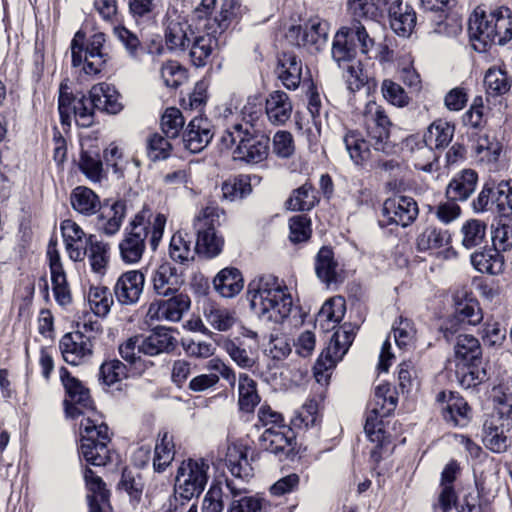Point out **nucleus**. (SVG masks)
<instances>
[{"label": "nucleus", "mask_w": 512, "mask_h": 512, "mask_svg": "<svg viewBox=\"0 0 512 512\" xmlns=\"http://www.w3.org/2000/svg\"><path fill=\"white\" fill-rule=\"evenodd\" d=\"M60 378L67 394L64 401L66 415L70 418L97 416L89 390L64 367L60 368Z\"/></svg>", "instance_id": "obj_11"}, {"label": "nucleus", "mask_w": 512, "mask_h": 512, "mask_svg": "<svg viewBox=\"0 0 512 512\" xmlns=\"http://www.w3.org/2000/svg\"><path fill=\"white\" fill-rule=\"evenodd\" d=\"M482 320L483 312L477 299L466 294H456L453 315L443 323L441 331L447 341H452L462 326H476Z\"/></svg>", "instance_id": "obj_10"}, {"label": "nucleus", "mask_w": 512, "mask_h": 512, "mask_svg": "<svg viewBox=\"0 0 512 512\" xmlns=\"http://www.w3.org/2000/svg\"><path fill=\"white\" fill-rule=\"evenodd\" d=\"M209 464L203 459H188L181 462L175 475V501H191L198 498L208 482Z\"/></svg>", "instance_id": "obj_7"}, {"label": "nucleus", "mask_w": 512, "mask_h": 512, "mask_svg": "<svg viewBox=\"0 0 512 512\" xmlns=\"http://www.w3.org/2000/svg\"><path fill=\"white\" fill-rule=\"evenodd\" d=\"M105 35L93 34L87 42L85 35L78 31L71 42V54L73 66H83V71L88 75H96L104 68L108 54L105 51Z\"/></svg>", "instance_id": "obj_6"}, {"label": "nucleus", "mask_w": 512, "mask_h": 512, "mask_svg": "<svg viewBox=\"0 0 512 512\" xmlns=\"http://www.w3.org/2000/svg\"><path fill=\"white\" fill-rule=\"evenodd\" d=\"M203 315L206 322L215 330L227 331L236 323V313L225 307L208 302L204 305Z\"/></svg>", "instance_id": "obj_44"}, {"label": "nucleus", "mask_w": 512, "mask_h": 512, "mask_svg": "<svg viewBox=\"0 0 512 512\" xmlns=\"http://www.w3.org/2000/svg\"><path fill=\"white\" fill-rule=\"evenodd\" d=\"M165 225L164 214L153 215L150 209H142L132 219L118 244L121 260L128 265L140 262L146 250L148 236L152 250H156L163 237Z\"/></svg>", "instance_id": "obj_2"}, {"label": "nucleus", "mask_w": 512, "mask_h": 512, "mask_svg": "<svg viewBox=\"0 0 512 512\" xmlns=\"http://www.w3.org/2000/svg\"><path fill=\"white\" fill-rule=\"evenodd\" d=\"M214 136L211 121L204 116H195L183 131L182 141L184 147L191 153L203 151Z\"/></svg>", "instance_id": "obj_19"}, {"label": "nucleus", "mask_w": 512, "mask_h": 512, "mask_svg": "<svg viewBox=\"0 0 512 512\" xmlns=\"http://www.w3.org/2000/svg\"><path fill=\"white\" fill-rule=\"evenodd\" d=\"M187 16L175 6L168 7L164 20V36L170 50H185L189 47L192 36L196 34L193 24Z\"/></svg>", "instance_id": "obj_13"}, {"label": "nucleus", "mask_w": 512, "mask_h": 512, "mask_svg": "<svg viewBox=\"0 0 512 512\" xmlns=\"http://www.w3.org/2000/svg\"><path fill=\"white\" fill-rule=\"evenodd\" d=\"M450 242V234L447 230L429 226L417 237V248L419 251L441 248Z\"/></svg>", "instance_id": "obj_56"}, {"label": "nucleus", "mask_w": 512, "mask_h": 512, "mask_svg": "<svg viewBox=\"0 0 512 512\" xmlns=\"http://www.w3.org/2000/svg\"><path fill=\"white\" fill-rule=\"evenodd\" d=\"M481 361L464 362L457 368V376L460 385L465 388H473L484 382L487 378L486 370L480 365Z\"/></svg>", "instance_id": "obj_51"}, {"label": "nucleus", "mask_w": 512, "mask_h": 512, "mask_svg": "<svg viewBox=\"0 0 512 512\" xmlns=\"http://www.w3.org/2000/svg\"><path fill=\"white\" fill-rule=\"evenodd\" d=\"M197 250L192 244L191 236L185 231H177L171 238L169 245L170 257L179 263H185L194 259Z\"/></svg>", "instance_id": "obj_46"}, {"label": "nucleus", "mask_w": 512, "mask_h": 512, "mask_svg": "<svg viewBox=\"0 0 512 512\" xmlns=\"http://www.w3.org/2000/svg\"><path fill=\"white\" fill-rule=\"evenodd\" d=\"M47 257L55 301L61 307H66L72 302V293L56 245L50 244L48 246Z\"/></svg>", "instance_id": "obj_18"}, {"label": "nucleus", "mask_w": 512, "mask_h": 512, "mask_svg": "<svg viewBox=\"0 0 512 512\" xmlns=\"http://www.w3.org/2000/svg\"><path fill=\"white\" fill-rule=\"evenodd\" d=\"M89 95L96 109L100 111L108 114H117L123 109V105L119 101V93L109 84L99 83L94 85L90 89Z\"/></svg>", "instance_id": "obj_35"}, {"label": "nucleus", "mask_w": 512, "mask_h": 512, "mask_svg": "<svg viewBox=\"0 0 512 512\" xmlns=\"http://www.w3.org/2000/svg\"><path fill=\"white\" fill-rule=\"evenodd\" d=\"M73 209L84 216L96 214L101 209L98 195L88 187H76L70 196Z\"/></svg>", "instance_id": "obj_41"}, {"label": "nucleus", "mask_w": 512, "mask_h": 512, "mask_svg": "<svg viewBox=\"0 0 512 512\" xmlns=\"http://www.w3.org/2000/svg\"><path fill=\"white\" fill-rule=\"evenodd\" d=\"M174 456L175 445L172 436L168 432L160 433L154 450V470L163 472L171 464Z\"/></svg>", "instance_id": "obj_49"}, {"label": "nucleus", "mask_w": 512, "mask_h": 512, "mask_svg": "<svg viewBox=\"0 0 512 512\" xmlns=\"http://www.w3.org/2000/svg\"><path fill=\"white\" fill-rule=\"evenodd\" d=\"M61 231L69 258L75 262L82 261L87 254L89 236L72 220H64Z\"/></svg>", "instance_id": "obj_26"}, {"label": "nucleus", "mask_w": 512, "mask_h": 512, "mask_svg": "<svg viewBox=\"0 0 512 512\" xmlns=\"http://www.w3.org/2000/svg\"><path fill=\"white\" fill-rule=\"evenodd\" d=\"M355 337V328L351 324H344L333 334L326 350L321 353L314 366V376L318 383L327 384L331 370L337 362L342 360Z\"/></svg>", "instance_id": "obj_9"}, {"label": "nucleus", "mask_w": 512, "mask_h": 512, "mask_svg": "<svg viewBox=\"0 0 512 512\" xmlns=\"http://www.w3.org/2000/svg\"><path fill=\"white\" fill-rule=\"evenodd\" d=\"M356 47L350 42L343 27L336 33L332 44V58L339 67L345 68L346 65L355 62Z\"/></svg>", "instance_id": "obj_48"}, {"label": "nucleus", "mask_w": 512, "mask_h": 512, "mask_svg": "<svg viewBox=\"0 0 512 512\" xmlns=\"http://www.w3.org/2000/svg\"><path fill=\"white\" fill-rule=\"evenodd\" d=\"M478 176L473 170H463L455 175L446 188V196L450 200L465 201L475 191Z\"/></svg>", "instance_id": "obj_36"}, {"label": "nucleus", "mask_w": 512, "mask_h": 512, "mask_svg": "<svg viewBox=\"0 0 512 512\" xmlns=\"http://www.w3.org/2000/svg\"><path fill=\"white\" fill-rule=\"evenodd\" d=\"M247 297L251 309L263 321L283 323L292 311L293 299L289 289L273 275L251 280Z\"/></svg>", "instance_id": "obj_1"}, {"label": "nucleus", "mask_w": 512, "mask_h": 512, "mask_svg": "<svg viewBox=\"0 0 512 512\" xmlns=\"http://www.w3.org/2000/svg\"><path fill=\"white\" fill-rule=\"evenodd\" d=\"M292 110V102L284 91H273L266 98L265 113L273 125L285 124L290 119Z\"/></svg>", "instance_id": "obj_31"}, {"label": "nucleus", "mask_w": 512, "mask_h": 512, "mask_svg": "<svg viewBox=\"0 0 512 512\" xmlns=\"http://www.w3.org/2000/svg\"><path fill=\"white\" fill-rule=\"evenodd\" d=\"M231 499L227 512H261L264 500L257 496H247L246 489L233 480H226Z\"/></svg>", "instance_id": "obj_30"}, {"label": "nucleus", "mask_w": 512, "mask_h": 512, "mask_svg": "<svg viewBox=\"0 0 512 512\" xmlns=\"http://www.w3.org/2000/svg\"><path fill=\"white\" fill-rule=\"evenodd\" d=\"M343 29L347 34L350 42L354 46H356L357 42L361 53L372 59V52L375 48V41L372 37H370L366 28L359 21H356L352 23L350 27H343Z\"/></svg>", "instance_id": "obj_57"}, {"label": "nucleus", "mask_w": 512, "mask_h": 512, "mask_svg": "<svg viewBox=\"0 0 512 512\" xmlns=\"http://www.w3.org/2000/svg\"><path fill=\"white\" fill-rule=\"evenodd\" d=\"M295 440L294 431L287 425L270 426L265 429L259 438L262 449L278 454H287Z\"/></svg>", "instance_id": "obj_25"}, {"label": "nucleus", "mask_w": 512, "mask_h": 512, "mask_svg": "<svg viewBox=\"0 0 512 512\" xmlns=\"http://www.w3.org/2000/svg\"><path fill=\"white\" fill-rule=\"evenodd\" d=\"M63 359L71 365H79L83 360L92 355V342L90 337L82 332L65 334L59 343Z\"/></svg>", "instance_id": "obj_22"}, {"label": "nucleus", "mask_w": 512, "mask_h": 512, "mask_svg": "<svg viewBox=\"0 0 512 512\" xmlns=\"http://www.w3.org/2000/svg\"><path fill=\"white\" fill-rule=\"evenodd\" d=\"M347 5L354 18L374 19L383 13L381 4L375 0H348Z\"/></svg>", "instance_id": "obj_63"}, {"label": "nucleus", "mask_w": 512, "mask_h": 512, "mask_svg": "<svg viewBox=\"0 0 512 512\" xmlns=\"http://www.w3.org/2000/svg\"><path fill=\"white\" fill-rule=\"evenodd\" d=\"M436 400L441 404L444 419L455 426H466L470 421V408L467 402L454 392L441 391Z\"/></svg>", "instance_id": "obj_23"}, {"label": "nucleus", "mask_w": 512, "mask_h": 512, "mask_svg": "<svg viewBox=\"0 0 512 512\" xmlns=\"http://www.w3.org/2000/svg\"><path fill=\"white\" fill-rule=\"evenodd\" d=\"M454 352L462 363L481 361L482 349L479 340L470 334H459L455 338Z\"/></svg>", "instance_id": "obj_47"}, {"label": "nucleus", "mask_w": 512, "mask_h": 512, "mask_svg": "<svg viewBox=\"0 0 512 512\" xmlns=\"http://www.w3.org/2000/svg\"><path fill=\"white\" fill-rule=\"evenodd\" d=\"M302 64L295 55L283 53L279 58L278 75L288 89H296L301 81Z\"/></svg>", "instance_id": "obj_43"}, {"label": "nucleus", "mask_w": 512, "mask_h": 512, "mask_svg": "<svg viewBox=\"0 0 512 512\" xmlns=\"http://www.w3.org/2000/svg\"><path fill=\"white\" fill-rule=\"evenodd\" d=\"M482 441L494 453L505 452L512 441V417L488 415L483 423Z\"/></svg>", "instance_id": "obj_14"}, {"label": "nucleus", "mask_w": 512, "mask_h": 512, "mask_svg": "<svg viewBox=\"0 0 512 512\" xmlns=\"http://www.w3.org/2000/svg\"><path fill=\"white\" fill-rule=\"evenodd\" d=\"M397 397L394 389L388 383H383L375 388L374 396L367 408L365 433L370 441L382 444L384 431L382 419L389 416L396 408Z\"/></svg>", "instance_id": "obj_8"}, {"label": "nucleus", "mask_w": 512, "mask_h": 512, "mask_svg": "<svg viewBox=\"0 0 512 512\" xmlns=\"http://www.w3.org/2000/svg\"><path fill=\"white\" fill-rule=\"evenodd\" d=\"M190 298L183 293L170 295L165 300H154L149 304L146 312V321L152 322H179L184 313L190 308Z\"/></svg>", "instance_id": "obj_15"}, {"label": "nucleus", "mask_w": 512, "mask_h": 512, "mask_svg": "<svg viewBox=\"0 0 512 512\" xmlns=\"http://www.w3.org/2000/svg\"><path fill=\"white\" fill-rule=\"evenodd\" d=\"M96 140L89 137L81 141L79 169L92 182H100L104 177L103 163L100 157V148Z\"/></svg>", "instance_id": "obj_24"}, {"label": "nucleus", "mask_w": 512, "mask_h": 512, "mask_svg": "<svg viewBox=\"0 0 512 512\" xmlns=\"http://www.w3.org/2000/svg\"><path fill=\"white\" fill-rule=\"evenodd\" d=\"M145 275L139 270L122 273L114 285V295L121 305L136 304L144 290Z\"/></svg>", "instance_id": "obj_21"}, {"label": "nucleus", "mask_w": 512, "mask_h": 512, "mask_svg": "<svg viewBox=\"0 0 512 512\" xmlns=\"http://www.w3.org/2000/svg\"><path fill=\"white\" fill-rule=\"evenodd\" d=\"M468 30L478 51H485L493 44L504 45L512 39L511 11L500 7L486 13L483 8L477 7L469 18Z\"/></svg>", "instance_id": "obj_3"}, {"label": "nucleus", "mask_w": 512, "mask_h": 512, "mask_svg": "<svg viewBox=\"0 0 512 512\" xmlns=\"http://www.w3.org/2000/svg\"><path fill=\"white\" fill-rule=\"evenodd\" d=\"M225 463L230 473L236 478L247 480L253 475V469L248 461L247 453L241 446H228Z\"/></svg>", "instance_id": "obj_42"}, {"label": "nucleus", "mask_w": 512, "mask_h": 512, "mask_svg": "<svg viewBox=\"0 0 512 512\" xmlns=\"http://www.w3.org/2000/svg\"><path fill=\"white\" fill-rule=\"evenodd\" d=\"M244 281L240 271L234 267H226L215 276L214 289L224 298H232L243 289Z\"/></svg>", "instance_id": "obj_38"}, {"label": "nucleus", "mask_w": 512, "mask_h": 512, "mask_svg": "<svg viewBox=\"0 0 512 512\" xmlns=\"http://www.w3.org/2000/svg\"><path fill=\"white\" fill-rule=\"evenodd\" d=\"M315 272L321 282L327 286L339 282L341 269L331 248L324 246L318 251L315 258Z\"/></svg>", "instance_id": "obj_33"}, {"label": "nucleus", "mask_w": 512, "mask_h": 512, "mask_svg": "<svg viewBox=\"0 0 512 512\" xmlns=\"http://www.w3.org/2000/svg\"><path fill=\"white\" fill-rule=\"evenodd\" d=\"M217 34L214 32H203V34H194L192 36L193 42L189 55L195 67H204L208 63L212 52L217 47Z\"/></svg>", "instance_id": "obj_37"}, {"label": "nucleus", "mask_w": 512, "mask_h": 512, "mask_svg": "<svg viewBox=\"0 0 512 512\" xmlns=\"http://www.w3.org/2000/svg\"><path fill=\"white\" fill-rule=\"evenodd\" d=\"M329 25L319 18L309 19L304 25L305 48L313 51H320L327 42Z\"/></svg>", "instance_id": "obj_45"}, {"label": "nucleus", "mask_w": 512, "mask_h": 512, "mask_svg": "<svg viewBox=\"0 0 512 512\" xmlns=\"http://www.w3.org/2000/svg\"><path fill=\"white\" fill-rule=\"evenodd\" d=\"M455 126L450 122L437 119L433 121L424 134V142L430 148L441 149L452 141Z\"/></svg>", "instance_id": "obj_39"}, {"label": "nucleus", "mask_w": 512, "mask_h": 512, "mask_svg": "<svg viewBox=\"0 0 512 512\" xmlns=\"http://www.w3.org/2000/svg\"><path fill=\"white\" fill-rule=\"evenodd\" d=\"M461 243L466 249L481 245L486 238V224L478 219L465 221L460 230Z\"/></svg>", "instance_id": "obj_55"}, {"label": "nucleus", "mask_w": 512, "mask_h": 512, "mask_svg": "<svg viewBox=\"0 0 512 512\" xmlns=\"http://www.w3.org/2000/svg\"><path fill=\"white\" fill-rule=\"evenodd\" d=\"M343 142L354 164L362 165L369 158V145L360 132L355 130L348 131L343 138Z\"/></svg>", "instance_id": "obj_50"}, {"label": "nucleus", "mask_w": 512, "mask_h": 512, "mask_svg": "<svg viewBox=\"0 0 512 512\" xmlns=\"http://www.w3.org/2000/svg\"><path fill=\"white\" fill-rule=\"evenodd\" d=\"M140 352L147 356H156L162 353H170L177 345L176 338L171 334V329L158 327L150 334H139Z\"/></svg>", "instance_id": "obj_28"}, {"label": "nucleus", "mask_w": 512, "mask_h": 512, "mask_svg": "<svg viewBox=\"0 0 512 512\" xmlns=\"http://www.w3.org/2000/svg\"><path fill=\"white\" fill-rule=\"evenodd\" d=\"M471 264L480 273L499 275L504 271V257L496 249H487L471 255Z\"/></svg>", "instance_id": "obj_40"}, {"label": "nucleus", "mask_w": 512, "mask_h": 512, "mask_svg": "<svg viewBox=\"0 0 512 512\" xmlns=\"http://www.w3.org/2000/svg\"><path fill=\"white\" fill-rule=\"evenodd\" d=\"M392 332L395 343L400 349H407L414 344L416 329L410 319L400 317L393 324Z\"/></svg>", "instance_id": "obj_60"}, {"label": "nucleus", "mask_w": 512, "mask_h": 512, "mask_svg": "<svg viewBox=\"0 0 512 512\" xmlns=\"http://www.w3.org/2000/svg\"><path fill=\"white\" fill-rule=\"evenodd\" d=\"M419 207L414 198L404 195H395L385 200L383 215L389 223L407 227L418 217Z\"/></svg>", "instance_id": "obj_17"}, {"label": "nucleus", "mask_w": 512, "mask_h": 512, "mask_svg": "<svg viewBox=\"0 0 512 512\" xmlns=\"http://www.w3.org/2000/svg\"><path fill=\"white\" fill-rule=\"evenodd\" d=\"M269 142L266 135L252 132L247 126L243 138L233 151L234 159L252 165L261 163L269 155Z\"/></svg>", "instance_id": "obj_16"}, {"label": "nucleus", "mask_w": 512, "mask_h": 512, "mask_svg": "<svg viewBox=\"0 0 512 512\" xmlns=\"http://www.w3.org/2000/svg\"><path fill=\"white\" fill-rule=\"evenodd\" d=\"M512 79L500 67L488 69L484 77L486 93L490 96H499L507 93L511 88Z\"/></svg>", "instance_id": "obj_52"}, {"label": "nucleus", "mask_w": 512, "mask_h": 512, "mask_svg": "<svg viewBox=\"0 0 512 512\" xmlns=\"http://www.w3.org/2000/svg\"><path fill=\"white\" fill-rule=\"evenodd\" d=\"M224 211L214 204L202 208L194 217L193 228L197 239L195 249L208 258L218 256L223 249L224 239L217 231Z\"/></svg>", "instance_id": "obj_5"}, {"label": "nucleus", "mask_w": 512, "mask_h": 512, "mask_svg": "<svg viewBox=\"0 0 512 512\" xmlns=\"http://www.w3.org/2000/svg\"><path fill=\"white\" fill-rule=\"evenodd\" d=\"M223 348L230 358L243 369H251L256 363L254 352L235 340H226L223 343Z\"/></svg>", "instance_id": "obj_59"}, {"label": "nucleus", "mask_w": 512, "mask_h": 512, "mask_svg": "<svg viewBox=\"0 0 512 512\" xmlns=\"http://www.w3.org/2000/svg\"><path fill=\"white\" fill-rule=\"evenodd\" d=\"M317 202L314 190L310 184H303L295 189L286 201V207L293 211H305L312 209Z\"/></svg>", "instance_id": "obj_58"}, {"label": "nucleus", "mask_w": 512, "mask_h": 512, "mask_svg": "<svg viewBox=\"0 0 512 512\" xmlns=\"http://www.w3.org/2000/svg\"><path fill=\"white\" fill-rule=\"evenodd\" d=\"M184 123V117L181 111L176 107L167 108L161 118L162 131L168 138L178 137Z\"/></svg>", "instance_id": "obj_64"}, {"label": "nucleus", "mask_w": 512, "mask_h": 512, "mask_svg": "<svg viewBox=\"0 0 512 512\" xmlns=\"http://www.w3.org/2000/svg\"><path fill=\"white\" fill-rule=\"evenodd\" d=\"M95 109L90 95L74 97L67 92L66 87L60 86L58 110L62 124H70L71 119L74 118L78 126L90 127L94 123Z\"/></svg>", "instance_id": "obj_12"}, {"label": "nucleus", "mask_w": 512, "mask_h": 512, "mask_svg": "<svg viewBox=\"0 0 512 512\" xmlns=\"http://www.w3.org/2000/svg\"><path fill=\"white\" fill-rule=\"evenodd\" d=\"M93 235H89L87 253L91 268L94 272L101 273L109 259V245L103 241H93Z\"/></svg>", "instance_id": "obj_61"}, {"label": "nucleus", "mask_w": 512, "mask_h": 512, "mask_svg": "<svg viewBox=\"0 0 512 512\" xmlns=\"http://www.w3.org/2000/svg\"><path fill=\"white\" fill-rule=\"evenodd\" d=\"M363 126L368 135L376 142L382 143L389 137L391 121L383 106L375 101H369L362 112Z\"/></svg>", "instance_id": "obj_20"}, {"label": "nucleus", "mask_w": 512, "mask_h": 512, "mask_svg": "<svg viewBox=\"0 0 512 512\" xmlns=\"http://www.w3.org/2000/svg\"><path fill=\"white\" fill-rule=\"evenodd\" d=\"M97 217V229L106 236H113L120 230L126 216L125 204L117 201L110 206L101 207Z\"/></svg>", "instance_id": "obj_32"}, {"label": "nucleus", "mask_w": 512, "mask_h": 512, "mask_svg": "<svg viewBox=\"0 0 512 512\" xmlns=\"http://www.w3.org/2000/svg\"><path fill=\"white\" fill-rule=\"evenodd\" d=\"M87 300L93 313L99 317L106 316L113 305V297L105 286H91Z\"/></svg>", "instance_id": "obj_54"}, {"label": "nucleus", "mask_w": 512, "mask_h": 512, "mask_svg": "<svg viewBox=\"0 0 512 512\" xmlns=\"http://www.w3.org/2000/svg\"><path fill=\"white\" fill-rule=\"evenodd\" d=\"M153 290L158 296L169 297L178 293L184 283L182 274L172 264L165 262L152 274Z\"/></svg>", "instance_id": "obj_27"}, {"label": "nucleus", "mask_w": 512, "mask_h": 512, "mask_svg": "<svg viewBox=\"0 0 512 512\" xmlns=\"http://www.w3.org/2000/svg\"><path fill=\"white\" fill-rule=\"evenodd\" d=\"M80 454L88 464L103 466L109 459L107 444L110 441L108 427L101 421V417L86 416L82 418L80 425Z\"/></svg>", "instance_id": "obj_4"}, {"label": "nucleus", "mask_w": 512, "mask_h": 512, "mask_svg": "<svg viewBox=\"0 0 512 512\" xmlns=\"http://www.w3.org/2000/svg\"><path fill=\"white\" fill-rule=\"evenodd\" d=\"M318 422V402L314 399L305 402L291 421L292 425L298 429L314 427Z\"/></svg>", "instance_id": "obj_62"}, {"label": "nucleus", "mask_w": 512, "mask_h": 512, "mask_svg": "<svg viewBox=\"0 0 512 512\" xmlns=\"http://www.w3.org/2000/svg\"><path fill=\"white\" fill-rule=\"evenodd\" d=\"M215 6L216 0H202L201 3L194 8L189 21L193 24L196 32H223L220 31L219 17H211Z\"/></svg>", "instance_id": "obj_34"}, {"label": "nucleus", "mask_w": 512, "mask_h": 512, "mask_svg": "<svg viewBox=\"0 0 512 512\" xmlns=\"http://www.w3.org/2000/svg\"><path fill=\"white\" fill-rule=\"evenodd\" d=\"M391 29L402 37H408L416 24V14L411 6L401 0H394L388 7Z\"/></svg>", "instance_id": "obj_29"}, {"label": "nucleus", "mask_w": 512, "mask_h": 512, "mask_svg": "<svg viewBox=\"0 0 512 512\" xmlns=\"http://www.w3.org/2000/svg\"><path fill=\"white\" fill-rule=\"evenodd\" d=\"M238 395L239 407L245 412H252L255 406L260 402L256 382L247 374H240L239 376Z\"/></svg>", "instance_id": "obj_53"}]
</instances>
